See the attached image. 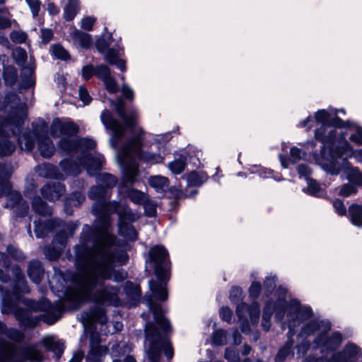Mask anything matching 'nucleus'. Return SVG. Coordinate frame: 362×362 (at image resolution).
Listing matches in <instances>:
<instances>
[{
    "label": "nucleus",
    "mask_w": 362,
    "mask_h": 362,
    "mask_svg": "<svg viewBox=\"0 0 362 362\" xmlns=\"http://www.w3.org/2000/svg\"><path fill=\"white\" fill-rule=\"evenodd\" d=\"M79 97L81 100L83 101L85 105L89 104L92 100L87 89L83 86H81L79 88Z\"/></svg>",
    "instance_id": "obj_61"
},
{
    "label": "nucleus",
    "mask_w": 362,
    "mask_h": 362,
    "mask_svg": "<svg viewBox=\"0 0 362 362\" xmlns=\"http://www.w3.org/2000/svg\"><path fill=\"white\" fill-rule=\"evenodd\" d=\"M292 345V343L288 342L279 351L275 358L276 362H282L286 358L291 351Z\"/></svg>",
    "instance_id": "obj_50"
},
{
    "label": "nucleus",
    "mask_w": 362,
    "mask_h": 362,
    "mask_svg": "<svg viewBox=\"0 0 362 362\" xmlns=\"http://www.w3.org/2000/svg\"><path fill=\"white\" fill-rule=\"evenodd\" d=\"M85 196L81 192H75L73 193L66 200L64 206L65 211L67 214H71V211H69V206H78L81 205L85 201Z\"/></svg>",
    "instance_id": "obj_31"
},
{
    "label": "nucleus",
    "mask_w": 362,
    "mask_h": 362,
    "mask_svg": "<svg viewBox=\"0 0 362 362\" xmlns=\"http://www.w3.org/2000/svg\"><path fill=\"white\" fill-rule=\"evenodd\" d=\"M38 141V149L40 154L45 158L51 157L54 152V146L51 139L47 137H39Z\"/></svg>",
    "instance_id": "obj_25"
},
{
    "label": "nucleus",
    "mask_w": 362,
    "mask_h": 362,
    "mask_svg": "<svg viewBox=\"0 0 362 362\" xmlns=\"http://www.w3.org/2000/svg\"><path fill=\"white\" fill-rule=\"evenodd\" d=\"M127 197L133 203L141 205L148 195L139 190L132 189L128 191Z\"/></svg>",
    "instance_id": "obj_37"
},
{
    "label": "nucleus",
    "mask_w": 362,
    "mask_h": 362,
    "mask_svg": "<svg viewBox=\"0 0 362 362\" xmlns=\"http://www.w3.org/2000/svg\"><path fill=\"white\" fill-rule=\"evenodd\" d=\"M78 0H69L64 7V16L66 21L72 20L78 11Z\"/></svg>",
    "instance_id": "obj_33"
},
{
    "label": "nucleus",
    "mask_w": 362,
    "mask_h": 362,
    "mask_svg": "<svg viewBox=\"0 0 362 362\" xmlns=\"http://www.w3.org/2000/svg\"><path fill=\"white\" fill-rule=\"evenodd\" d=\"M330 159L322 163L324 170L332 175L339 173L343 165L347 167V158L354 157L358 162L362 163V150L354 151L351 145L344 141L340 146L332 150Z\"/></svg>",
    "instance_id": "obj_10"
},
{
    "label": "nucleus",
    "mask_w": 362,
    "mask_h": 362,
    "mask_svg": "<svg viewBox=\"0 0 362 362\" xmlns=\"http://www.w3.org/2000/svg\"><path fill=\"white\" fill-rule=\"evenodd\" d=\"M18 100V97L15 93L8 94L5 98L6 107L10 106L12 111L8 118L0 119V156H8L16 149L15 144L8 140V132L6 134L5 132L9 130L12 134H16L26 118L25 104L14 107Z\"/></svg>",
    "instance_id": "obj_6"
},
{
    "label": "nucleus",
    "mask_w": 362,
    "mask_h": 362,
    "mask_svg": "<svg viewBox=\"0 0 362 362\" xmlns=\"http://www.w3.org/2000/svg\"><path fill=\"white\" fill-rule=\"evenodd\" d=\"M327 332H321L316 338L315 343L318 346H322L327 349H334L341 344V335L339 332H335L329 337L327 335Z\"/></svg>",
    "instance_id": "obj_16"
},
{
    "label": "nucleus",
    "mask_w": 362,
    "mask_h": 362,
    "mask_svg": "<svg viewBox=\"0 0 362 362\" xmlns=\"http://www.w3.org/2000/svg\"><path fill=\"white\" fill-rule=\"evenodd\" d=\"M260 313L259 305L257 303H253L250 307L245 303H241L238 305L236 308V313L242 322L241 329L243 333H246L249 331V326L247 323V315L253 324H256L258 322Z\"/></svg>",
    "instance_id": "obj_14"
},
{
    "label": "nucleus",
    "mask_w": 362,
    "mask_h": 362,
    "mask_svg": "<svg viewBox=\"0 0 362 362\" xmlns=\"http://www.w3.org/2000/svg\"><path fill=\"white\" fill-rule=\"evenodd\" d=\"M185 167L186 161L185 159L183 158L175 159V160L168 164V168L172 172V173L175 175L182 173L184 171Z\"/></svg>",
    "instance_id": "obj_38"
},
{
    "label": "nucleus",
    "mask_w": 362,
    "mask_h": 362,
    "mask_svg": "<svg viewBox=\"0 0 362 362\" xmlns=\"http://www.w3.org/2000/svg\"><path fill=\"white\" fill-rule=\"evenodd\" d=\"M78 132V127L72 122H64V136H74Z\"/></svg>",
    "instance_id": "obj_47"
},
{
    "label": "nucleus",
    "mask_w": 362,
    "mask_h": 362,
    "mask_svg": "<svg viewBox=\"0 0 362 362\" xmlns=\"http://www.w3.org/2000/svg\"><path fill=\"white\" fill-rule=\"evenodd\" d=\"M33 208L36 213L42 216L51 214L50 208L39 197L33 200Z\"/></svg>",
    "instance_id": "obj_36"
},
{
    "label": "nucleus",
    "mask_w": 362,
    "mask_h": 362,
    "mask_svg": "<svg viewBox=\"0 0 362 362\" xmlns=\"http://www.w3.org/2000/svg\"><path fill=\"white\" fill-rule=\"evenodd\" d=\"M50 134L54 138L64 136V122L54 119L50 127Z\"/></svg>",
    "instance_id": "obj_39"
},
{
    "label": "nucleus",
    "mask_w": 362,
    "mask_h": 362,
    "mask_svg": "<svg viewBox=\"0 0 362 362\" xmlns=\"http://www.w3.org/2000/svg\"><path fill=\"white\" fill-rule=\"evenodd\" d=\"M243 291L240 288L234 286L230 290V299L233 303H238L242 299Z\"/></svg>",
    "instance_id": "obj_57"
},
{
    "label": "nucleus",
    "mask_w": 362,
    "mask_h": 362,
    "mask_svg": "<svg viewBox=\"0 0 362 362\" xmlns=\"http://www.w3.org/2000/svg\"><path fill=\"white\" fill-rule=\"evenodd\" d=\"M150 287L153 293L160 300H165L168 297L165 286L156 281L150 282Z\"/></svg>",
    "instance_id": "obj_34"
},
{
    "label": "nucleus",
    "mask_w": 362,
    "mask_h": 362,
    "mask_svg": "<svg viewBox=\"0 0 362 362\" xmlns=\"http://www.w3.org/2000/svg\"><path fill=\"white\" fill-rule=\"evenodd\" d=\"M12 55L16 62L21 66L23 65L27 59L26 51L20 47L13 50Z\"/></svg>",
    "instance_id": "obj_41"
},
{
    "label": "nucleus",
    "mask_w": 362,
    "mask_h": 362,
    "mask_svg": "<svg viewBox=\"0 0 362 362\" xmlns=\"http://www.w3.org/2000/svg\"><path fill=\"white\" fill-rule=\"evenodd\" d=\"M308 188L307 192L313 196H320L322 192V188L315 180L307 177Z\"/></svg>",
    "instance_id": "obj_45"
},
{
    "label": "nucleus",
    "mask_w": 362,
    "mask_h": 362,
    "mask_svg": "<svg viewBox=\"0 0 362 362\" xmlns=\"http://www.w3.org/2000/svg\"><path fill=\"white\" fill-rule=\"evenodd\" d=\"M40 169L42 170H46L47 173H44L42 172H40V174L41 175H43L45 177H58L56 174V170L55 168L49 164H43Z\"/></svg>",
    "instance_id": "obj_58"
},
{
    "label": "nucleus",
    "mask_w": 362,
    "mask_h": 362,
    "mask_svg": "<svg viewBox=\"0 0 362 362\" xmlns=\"http://www.w3.org/2000/svg\"><path fill=\"white\" fill-rule=\"evenodd\" d=\"M44 344L49 350L54 352L57 358H60L64 350V344L61 341L47 337L44 339Z\"/></svg>",
    "instance_id": "obj_27"
},
{
    "label": "nucleus",
    "mask_w": 362,
    "mask_h": 362,
    "mask_svg": "<svg viewBox=\"0 0 362 362\" xmlns=\"http://www.w3.org/2000/svg\"><path fill=\"white\" fill-rule=\"evenodd\" d=\"M358 354V347L354 344H348L344 349L343 354L346 359H351Z\"/></svg>",
    "instance_id": "obj_53"
},
{
    "label": "nucleus",
    "mask_w": 362,
    "mask_h": 362,
    "mask_svg": "<svg viewBox=\"0 0 362 362\" xmlns=\"http://www.w3.org/2000/svg\"><path fill=\"white\" fill-rule=\"evenodd\" d=\"M11 173L9 165L0 164V197L5 195L7 197L6 207L13 209L16 206H21L22 211L18 214L23 216L28 210V205L25 202H21V195L18 192L11 189V184L8 180Z\"/></svg>",
    "instance_id": "obj_11"
},
{
    "label": "nucleus",
    "mask_w": 362,
    "mask_h": 362,
    "mask_svg": "<svg viewBox=\"0 0 362 362\" xmlns=\"http://www.w3.org/2000/svg\"><path fill=\"white\" fill-rule=\"evenodd\" d=\"M107 349L102 346H93L88 354V362H101L102 358L107 354Z\"/></svg>",
    "instance_id": "obj_26"
},
{
    "label": "nucleus",
    "mask_w": 362,
    "mask_h": 362,
    "mask_svg": "<svg viewBox=\"0 0 362 362\" xmlns=\"http://www.w3.org/2000/svg\"><path fill=\"white\" fill-rule=\"evenodd\" d=\"M96 21V18L92 16L83 18L81 22V27L85 30L90 31L93 29V25Z\"/></svg>",
    "instance_id": "obj_55"
},
{
    "label": "nucleus",
    "mask_w": 362,
    "mask_h": 362,
    "mask_svg": "<svg viewBox=\"0 0 362 362\" xmlns=\"http://www.w3.org/2000/svg\"><path fill=\"white\" fill-rule=\"evenodd\" d=\"M96 146L95 141L88 138L80 139H62L59 143V147L63 153L70 154L74 152H81L82 156L78 159L77 163L64 160L60 163L63 171L68 175H76L81 171L80 165L87 170L90 175H94L99 171L105 162L103 155L95 153L93 155L88 151L93 149Z\"/></svg>",
    "instance_id": "obj_4"
},
{
    "label": "nucleus",
    "mask_w": 362,
    "mask_h": 362,
    "mask_svg": "<svg viewBox=\"0 0 362 362\" xmlns=\"http://www.w3.org/2000/svg\"><path fill=\"white\" fill-rule=\"evenodd\" d=\"M11 40L16 43H23L25 42L27 35L21 31H13L10 35Z\"/></svg>",
    "instance_id": "obj_56"
},
{
    "label": "nucleus",
    "mask_w": 362,
    "mask_h": 362,
    "mask_svg": "<svg viewBox=\"0 0 362 362\" xmlns=\"http://www.w3.org/2000/svg\"><path fill=\"white\" fill-rule=\"evenodd\" d=\"M148 183L151 187L158 192L168 186V180L167 177L160 175L153 176L149 178Z\"/></svg>",
    "instance_id": "obj_35"
},
{
    "label": "nucleus",
    "mask_w": 362,
    "mask_h": 362,
    "mask_svg": "<svg viewBox=\"0 0 362 362\" xmlns=\"http://www.w3.org/2000/svg\"><path fill=\"white\" fill-rule=\"evenodd\" d=\"M28 274L30 279L35 284H39L43 276V269L40 261L33 260L30 262Z\"/></svg>",
    "instance_id": "obj_24"
},
{
    "label": "nucleus",
    "mask_w": 362,
    "mask_h": 362,
    "mask_svg": "<svg viewBox=\"0 0 362 362\" xmlns=\"http://www.w3.org/2000/svg\"><path fill=\"white\" fill-rule=\"evenodd\" d=\"M73 42L83 48H88L92 45L90 35L83 33L79 30H74L70 33Z\"/></svg>",
    "instance_id": "obj_21"
},
{
    "label": "nucleus",
    "mask_w": 362,
    "mask_h": 362,
    "mask_svg": "<svg viewBox=\"0 0 362 362\" xmlns=\"http://www.w3.org/2000/svg\"><path fill=\"white\" fill-rule=\"evenodd\" d=\"M8 255L0 252V265L8 269L9 267L8 256L13 259L20 261L24 259L23 254L12 245L7 247Z\"/></svg>",
    "instance_id": "obj_22"
},
{
    "label": "nucleus",
    "mask_w": 362,
    "mask_h": 362,
    "mask_svg": "<svg viewBox=\"0 0 362 362\" xmlns=\"http://www.w3.org/2000/svg\"><path fill=\"white\" fill-rule=\"evenodd\" d=\"M260 291L261 284L259 282L254 281L252 283L249 289L250 296L252 298H257L259 296Z\"/></svg>",
    "instance_id": "obj_64"
},
{
    "label": "nucleus",
    "mask_w": 362,
    "mask_h": 362,
    "mask_svg": "<svg viewBox=\"0 0 362 362\" xmlns=\"http://www.w3.org/2000/svg\"><path fill=\"white\" fill-rule=\"evenodd\" d=\"M96 181L98 185L92 187L88 193L89 199L95 202L92 211L96 216V221L93 228L88 225L83 226L81 240L101 239L112 242L117 238L109 230L111 218L107 214V210L110 209L109 204L112 202H107V188L113 187L117 183V179L109 173H102L97 177Z\"/></svg>",
    "instance_id": "obj_3"
},
{
    "label": "nucleus",
    "mask_w": 362,
    "mask_h": 362,
    "mask_svg": "<svg viewBox=\"0 0 362 362\" xmlns=\"http://www.w3.org/2000/svg\"><path fill=\"white\" fill-rule=\"evenodd\" d=\"M321 330L322 332L329 331L330 329V324L329 322L312 321L308 323L301 330V336H308L314 333L316 330Z\"/></svg>",
    "instance_id": "obj_23"
},
{
    "label": "nucleus",
    "mask_w": 362,
    "mask_h": 362,
    "mask_svg": "<svg viewBox=\"0 0 362 362\" xmlns=\"http://www.w3.org/2000/svg\"><path fill=\"white\" fill-rule=\"evenodd\" d=\"M225 358L230 362H239V356L233 349H226Z\"/></svg>",
    "instance_id": "obj_62"
},
{
    "label": "nucleus",
    "mask_w": 362,
    "mask_h": 362,
    "mask_svg": "<svg viewBox=\"0 0 362 362\" xmlns=\"http://www.w3.org/2000/svg\"><path fill=\"white\" fill-rule=\"evenodd\" d=\"M149 308L153 313L155 323L159 326L163 333H167L170 329V325L164 317L160 305L151 302Z\"/></svg>",
    "instance_id": "obj_18"
},
{
    "label": "nucleus",
    "mask_w": 362,
    "mask_h": 362,
    "mask_svg": "<svg viewBox=\"0 0 362 362\" xmlns=\"http://www.w3.org/2000/svg\"><path fill=\"white\" fill-rule=\"evenodd\" d=\"M301 158V151L296 148L292 147L290 150V158L288 160L284 156L280 155L279 159L281 163V165L286 168L288 166V163L291 162L293 163H296Z\"/></svg>",
    "instance_id": "obj_32"
},
{
    "label": "nucleus",
    "mask_w": 362,
    "mask_h": 362,
    "mask_svg": "<svg viewBox=\"0 0 362 362\" xmlns=\"http://www.w3.org/2000/svg\"><path fill=\"white\" fill-rule=\"evenodd\" d=\"M349 215L351 222L358 227L362 226V206L353 204L349 207Z\"/></svg>",
    "instance_id": "obj_28"
},
{
    "label": "nucleus",
    "mask_w": 362,
    "mask_h": 362,
    "mask_svg": "<svg viewBox=\"0 0 362 362\" xmlns=\"http://www.w3.org/2000/svg\"><path fill=\"white\" fill-rule=\"evenodd\" d=\"M357 191L358 189L355 184L349 183L341 187L339 194L344 197H349L356 194Z\"/></svg>",
    "instance_id": "obj_49"
},
{
    "label": "nucleus",
    "mask_w": 362,
    "mask_h": 362,
    "mask_svg": "<svg viewBox=\"0 0 362 362\" xmlns=\"http://www.w3.org/2000/svg\"><path fill=\"white\" fill-rule=\"evenodd\" d=\"M25 1L28 4L32 12L33 17L37 16L41 6V2L40 1V0H25Z\"/></svg>",
    "instance_id": "obj_54"
},
{
    "label": "nucleus",
    "mask_w": 362,
    "mask_h": 362,
    "mask_svg": "<svg viewBox=\"0 0 362 362\" xmlns=\"http://www.w3.org/2000/svg\"><path fill=\"white\" fill-rule=\"evenodd\" d=\"M279 298L276 303L267 302L264 308L262 317V327L267 331L270 327L269 320L274 310H276V317L281 320L284 315L286 317L289 334H293L294 328L298 326L303 321L311 317L312 310L310 308H301L297 300H292L289 303L285 301L286 291L285 288H279L277 291Z\"/></svg>",
    "instance_id": "obj_5"
},
{
    "label": "nucleus",
    "mask_w": 362,
    "mask_h": 362,
    "mask_svg": "<svg viewBox=\"0 0 362 362\" xmlns=\"http://www.w3.org/2000/svg\"><path fill=\"white\" fill-rule=\"evenodd\" d=\"M315 121L322 124V127L315 131V139L324 144L331 143L335 137V131L329 130L328 134H325L327 125L341 127L342 120L337 117L330 120V114L325 110L317 111L315 115Z\"/></svg>",
    "instance_id": "obj_13"
},
{
    "label": "nucleus",
    "mask_w": 362,
    "mask_h": 362,
    "mask_svg": "<svg viewBox=\"0 0 362 362\" xmlns=\"http://www.w3.org/2000/svg\"><path fill=\"white\" fill-rule=\"evenodd\" d=\"M125 290L127 295H132L135 298H138L141 296L140 288L132 282L128 281L126 283Z\"/></svg>",
    "instance_id": "obj_51"
},
{
    "label": "nucleus",
    "mask_w": 362,
    "mask_h": 362,
    "mask_svg": "<svg viewBox=\"0 0 362 362\" xmlns=\"http://www.w3.org/2000/svg\"><path fill=\"white\" fill-rule=\"evenodd\" d=\"M144 347L150 362H159L160 349L165 346V355L168 358L173 356V351L167 339L162 337L160 331L152 322H148L145 328Z\"/></svg>",
    "instance_id": "obj_9"
},
{
    "label": "nucleus",
    "mask_w": 362,
    "mask_h": 362,
    "mask_svg": "<svg viewBox=\"0 0 362 362\" xmlns=\"http://www.w3.org/2000/svg\"><path fill=\"white\" fill-rule=\"evenodd\" d=\"M81 317L84 325L95 322L100 324H105L107 322V317L105 315V310L102 308H98L89 313H83L81 314Z\"/></svg>",
    "instance_id": "obj_19"
},
{
    "label": "nucleus",
    "mask_w": 362,
    "mask_h": 362,
    "mask_svg": "<svg viewBox=\"0 0 362 362\" xmlns=\"http://www.w3.org/2000/svg\"><path fill=\"white\" fill-rule=\"evenodd\" d=\"M208 176L204 172L193 171L187 177L188 184L193 186H199L206 182Z\"/></svg>",
    "instance_id": "obj_30"
},
{
    "label": "nucleus",
    "mask_w": 362,
    "mask_h": 362,
    "mask_svg": "<svg viewBox=\"0 0 362 362\" xmlns=\"http://www.w3.org/2000/svg\"><path fill=\"white\" fill-rule=\"evenodd\" d=\"M34 138L35 135L33 132L24 134L18 139V144L21 149L25 151H31L34 148Z\"/></svg>",
    "instance_id": "obj_29"
},
{
    "label": "nucleus",
    "mask_w": 362,
    "mask_h": 362,
    "mask_svg": "<svg viewBox=\"0 0 362 362\" xmlns=\"http://www.w3.org/2000/svg\"><path fill=\"white\" fill-rule=\"evenodd\" d=\"M150 261L154 264V273L160 281L167 279L170 274V261L166 249L160 245L151 247L148 252Z\"/></svg>",
    "instance_id": "obj_12"
},
{
    "label": "nucleus",
    "mask_w": 362,
    "mask_h": 362,
    "mask_svg": "<svg viewBox=\"0 0 362 362\" xmlns=\"http://www.w3.org/2000/svg\"><path fill=\"white\" fill-rule=\"evenodd\" d=\"M52 54L57 59L66 60L69 59V52L60 45H54L52 47Z\"/></svg>",
    "instance_id": "obj_42"
},
{
    "label": "nucleus",
    "mask_w": 362,
    "mask_h": 362,
    "mask_svg": "<svg viewBox=\"0 0 362 362\" xmlns=\"http://www.w3.org/2000/svg\"><path fill=\"white\" fill-rule=\"evenodd\" d=\"M24 355L26 359L39 361L42 359L41 353L35 346H29L24 350Z\"/></svg>",
    "instance_id": "obj_40"
},
{
    "label": "nucleus",
    "mask_w": 362,
    "mask_h": 362,
    "mask_svg": "<svg viewBox=\"0 0 362 362\" xmlns=\"http://www.w3.org/2000/svg\"><path fill=\"white\" fill-rule=\"evenodd\" d=\"M115 110L132 135V139L117 152V158L123 168L126 181L133 184L138 172V160L148 164H156L162 163L163 158L159 154L141 151L144 131L137 125V112L132 110L127 113L122 99L117 101Z\"/></svg>",
    "instance_id": "obj_2"
},
{
    "label": "nucleus",
    "mask_w": 362,
    "mask_h": 362,
    "mask_svg": "<svg viewBox=\"0 0 362 362\" xmlns=\"http://www.w3.org/2000/svg\"><path fill=\"white\" fill-rule=\"evenodd\" d=\"M65 192L64 185L60 182H53L45 185L41 193L42 196L49 201H55L58 199Z\"/></svg>",
    "instance_id": "obj_17"
},
{
    "label": "nucleus",
    "mask_w": 362,
    "mask_h": 362,
    "mask_svg": "<svg viewBox=\"0 0 362 362\" xmlns=\"http://www.w3.org/2000/svg\"><path fill=\"white\" fill-rule=\"evenodd\" d=\"M110 209L107 214L110 218L112 214L118 215V232L119 234L127 240H135L137 238V232L132 223L140 218V214L132 210L126 204H121L113 201L109 204Z\"/></svg>",
    "instance_id": "obj_8"
},
{
    "label": "nucleus",
    "mask_w": 362,
    "mask_h": 362,
    "mask_svg": "<svg viewBox=\"0 0 362 362\" xmlns=\"http://www.w3.org/2000/svg\"><path fill=\"white\" fill-rule=\"evenodd\" d=\"M95 67L92 65H87L82 69V76L85 80L90 79L95 75Z\"/></svg>",
    "instance_id": "obj_60"
},
{
    "label": "nucleus",
    "mask_w": 362,
    "mask_h": 362,
    "mask_svg": "<svg viewBox=\"0 0 362 362\" xmlns=\"http://www.w3.org/2000/svg\"><path fill=\"white\" fill-rule=\"evenodd\" d=\"M333 206L335 211L340 216L345 215L346 209L342 201L336 199L333 202Z\"/></svg>",
    "instance_id": "obj_63"
},
{
    "label": "nucleus",
    "mask_w": 362,
    "mask_h": 362,
    "mask_svg": "<svg viewBox=\"0 0 362 362\" xmlns=\"http://www.w3.org/2000/svg\"><path fill=\"white\" fill-rule=\"evenodd\" d=\"M122 54V50L109 49L105 56V59L110 64L115 65L122 71L126 70L125 62L122 60L120 57Z\"/></svg>",
    "instance_id": "obj_20"
},
{
    "label": "nucleus",
    "mask_w": 362,
    "mask_h": 362,
    "mask_svg": "<svg viewBox=\"0 0 362 362\" xmlns=\"http://www.w3.org/2000/svg\"><path fill=\"white\" fill-rule=\"evenodd\" d=\"M100 117L106 128L112 131L111 144L114 148H116L124 135L125 127L116 119H114L107 110H104L101 113Z\"/></svg>",
    "instance_id": "obj_15"
},
{
    "label": "nucleus",
    "mask_w": 362,
    "mask_h": 362,
    "mask_svg": "<svg viewBox=\"0 0 362 362\" xmlns=\"http://www.w3.org/2000/svg\"><path fill=\"white\" fill-rule=\"evenodd\" d=\"M56 227L62 228L53 240V248L46 247L43 249L45 255L50 260L57 259L66 246V239L71 236L78 228L76 223H64L62 220H49L46 223L35 221V233L37 238H43Z\"/></svg>",
    "instance_id": "obj_7"
},
{
    "label": "nucleus",
    "mask_w": 362,
    "mask_h": 362,
    "mask_svg": "<svg viewBox=\"0 0 362 362\" xmlns=\"http://www.w3.org/2000/svg\"><path fill=\"white\" fill-rule=\"evenodd\" d=\"M95 76L103 81L110 76V69L106 65L102 64L97 66L95 67Z\"/></svg>",
    "instance_id": "obj_46"
},
{
    "label": "nucleus",
    "mask_w": 362,
    "mask_h": 362,
    "mask_svg": "<svg viewBox=\"0 0 362 362\" xmlns=\"http://www.w3.org/2000/svg\"><path fill=\"white\" fill-rule=\"evenodd\" d=\"M350 140L357 145H362V128L356 127L354 134H351Z\"/></svg>",
    "instance_id": "obj_59"
},
{
    "label": "nucleus",
    "mask_w": 362,
    "mask_h": 362,
    "mask_svg": "<svg viewBox=\"0 0 362 362\" xmlns=\"http://www.w3.org/2000/svg\"><path fill=\"white\" fill-rule=\"evenodd\" d=\"M226 342V334L223 330L216 331L212 337V343L214 345H223Z\"/></svg>",
    "instance_id": "obj_48"
},
{
    "label": "nucleus",
    "mask_w": 362,
    "mask_h": 362,
    "mask_svg": "<svg viewBox=\"0 0 362 362\" xmlns=\"http://www.w3.org/2000/svg\"><path fill=\"white\" fill-rule=\"evenodd\" d=\"M4 77L6 83L12 85L17 79L16 69L12 66L6 67L4 71Z\"/></svg>",
    "instance_id": "obj_43"
},
{
    "label": "nucleus",
    "mask_w": 362,
    "mask_h": 362,
    "mask_svg": "<svg viewBox=\"0 0 362 362\" xmlns=\"http://www.w3.org/2000/svg\"><path fill=\"white\" fill-rule=\"evenodd\" d=\"M143 205L145 214L147 216L153 217L156 214V204L154 202L149 199L148 197L141 204Z\"/></svg>",
    "instance_id": "obj_44"
},
{
    "label": "nucleus",
    "mask_w": 362,
    "mask_h": 362,
    "mask_svg": "<svg viewBox=\"0 0 362 362\" xmlns=\"http://www.w3.org/2000/svg\"><path fill=\"white\" fill-rule=\"evenodd\" d=\"M76 247V264L80 272L77 297L80 300L92 299L96 303L119 306L121 303L119 288L103 285L94 291L103 280L113 279L117 282L124 280L127 274L124 269L114 266L125 264L128 255L115 247L116 240L90 239Z\"/></svg>",
    "instance_id": "obj_1"
},
{
    "label": "nucleus",
    "mask_w": 362,
    "mask_h": 362,
    "mask_svg": "<svg viewBox=\"0 0 362 362\" xmlns=\"http://www.w3.org/2000/svg\"><path fill=\"white\" fill-rule=\"evenodd\" d=\"M106 89L111 93H115L118 90L117 82L111 76L103 81Z\"/></svg>",
    "instance_id": "obj_52"
}]
</instances>
